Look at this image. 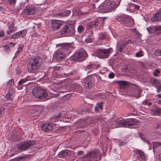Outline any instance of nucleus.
Listing matches in <instances>:
<instances>
[{"instance_id": "56", "label": "nucleus", "mask_w": 161, "mask_h": 161, "mask_svg": "<svg viewBox=\"0 0 161 161\" xmlns=\"http://www.w3.org/2000/svg\"><path fill=\"white\" fill-rule=\"evenodd\" d=\"M99 96L100 98L102 99H104L105 98V96L103 94H99Z\"/></svg>"}, {"instance_id": "6", "label": "nucleus", "mask_w": 161, "mask_h": 161, "mask_svg": "<svg viewBox=\"0 0 161 161\" xmlns=\"http://www.w3.org/2000/svg\"><path fill=\"white\" fill-rule=\"evenodd\" d=\"M101 155L99 150L95 149L94 150L87 153L86 154L83 158V161H98L97 160H93L97 158Z\"/></svg>"}, {"instance_id": "57", "label": "nucleus", "mask_w": 161, "mask_h": 161, "mask_svg": "<svg viewBox=\"0 0 161 161\" xmlns=\"http://www.w3.org/2000/svg\"><path fill=\"white\" fill-rule=\"evenodd\" d=\"M123 47L122 45L120 46L119 48L118 49L119 51L121 52L122 51V50L123 49Z\"/></svg>"}, {"instance_id": "28", "label": "nucleus", "mask_w": 161, "mask_h": 161, "mask_svg": "<svg viewBox=\"0 0 161 161\" xmlns=\"http://www.w3.org/2000/svg\"><path fill=\"white\" fill-rule=\"evenodd\" d=\"M155 130L158 134H161V124H156L155 125Z\"/></svg>"}, {"instance_id": "44", "label": "nucleus", "mask_w": 161, "mask_h": 161, "mask_svg": "<svg viewBox=\"0 0 161 161\" xmlns=\"http://www.w3.org/2000/svg\"><path fill=\"white\" fill-rule=\"evenodd\" d=\"M93 133L95 135H96L98 134L99 130L97 129H95L92 131Z\"/></svg>"}, {"instance_id": "11", "label": "nucleus", "mask_w": 161, "mask_h": 161, "mask_svg": "<svg viewBox=\"0 0 161 161\" xmlns=\"http://www.w3.org/2000/svg\"><path fill=\"white\" fill-rule=\"evenodd\" d=\"M36 12L35 8L32 5H27L23 10V13L26 15L35 14Z\"/></svg>"}, {"instance_id": "27", "label": "nucleus", "mask_w": 161, "mask_h": 161, "mask_svg": "<svg viewBox=\"0 0 161 161\" xmlns=\"http://www.w3.org/2000/svg\"><path fill=\"white\" fill-rule=\"evenodd\" d=\"M147 30L150 34H152L154 32H156L155 26H151L147 27Z\"/></svg>"}, {"instance_id": "45", "label": "nucleus", "mask_w": 161, "mask_h": 161, "mask_svg": "<svg viewBox=\"0 0 161 161\" xmlns=\"http://www.w3.org/2000/svg\"><path fill=\"white\" fill-rule=\"evenodd\" d=\"M97 105L98 106V108L100 109H102L103 108V103L102 102H101L99 103H98Z\"/></svg>"}, {"instance_id": "40", "label": "nucleus", "mask_w": 161, "mask_h": 161, "mask_svg": "<svg viewBox=\"0 0 161 161\" xmlns=\"http://www.w3.org/2000/svg\"><path fill=\"white\" fill-rule=\"evenodd\" d=\"M26 82V80L25 78H23L21 79L18 82V84L19 85H22L23 83H24Z\"/></svg>"}, {"instance_id": "63", "label": "nucleus", "mask_w": 161, "mask_h": 161, "mask_svg": "<svg viewBox=\"0 0 161 161\" xmlns=\"http://www.w3.org/2000/svg\"><path fill=\"white\" fill-rule=\"evenodd\" d=\"M18 161H19L20 160L23 159V157H17Z\"/></svg>"}, {"instance_id": "61", "label": "nucleus", "mask_w": 161, "mask_h": 161, "mask_svg": "<svg viewBox=\"0 0 161 161\" xmlns=\"http://www.w3.org/2000/svg\"><path fill=\"white\" fill-rule=\"evenodd\" d=\"M133 7H134V8L135 9H139V8H140V7L139 6H138L137 5H136L135 4L134 5Z\"/></svg>"}, {"instance_id": "38", "label": "nucleus", "mask_w": 161, "mask_h": 161, "mask_svg": "<svg viewBox=\"0 0 161 161\" xmlns=\"http://www.w3.org/2000/svg\"><path fill=\"white\" fill-rule=\"evenodd\" d=\"M118 144L120 146H124L126 144V142H123L122 140H119L118 141Z\"/></svg>"}, {"instance_id": "10", "label": "nucleus", "mask_w": 161, "mask_h": 161, "mask_svg": "<svg viewBox=\"0 0 161 161\" xmlns=\"http://www.w3.org/2000/svg\"><path fill=\"white\" fill-rule=\"evenodd\" d=\"M142 91V90L139 87L136 86L135 88H132L130 91L129 95L131 97L138 98L140 97L141 93Z\"/></svg>"}, {"instance_id": "19", "label": "nucleus", "mask_w": 161, "mask_h": 161, "mask_svg": "<svg viewBox=\"0 0 161 161\" xmlns=\"http://www.w3.org/2000/svg\"><path fill=\"white\" fill-rule=\"evenodd\" d=\"M151 20L152 22L161 21V10L154 15Z\"/></svg>"}, {"instance_id": "14", "label": "nucleus", "mask_w": 161, "mask_h": 161, "mask_svg": "<svg viewBox=\"0 0 161 161\" xmlns=\"http://www.w3.org/2000/svg\"><path fill=\"white\" fill-rule=\"evenodd\" d=\"M26 32L27 31L25 30H24L13 34L12 35L11 37L13 39L18 38L19 37H23L25 36Z\"/></svg>"}, {"instance_id": "17", "label": "nucleus", "mask_w": 161, "mask_h": 161, "mask_svg": "<svg viewBox=\"0 0 161 161\" xmlns=\"http://www.w3.org/2000/svg\"><path fill=\"white\" fill-rule=\"evenodd\" d=\"M99 23L98 20L93 21L89 23L86 26V28L87 29H92L95 28L97 26H98Z\"/></svg>"}, {"instance_id": "47", "label": "nucleus", "mask_w": 161, "mask_h": 161, "mask_svg": "<svg viewBox=\"0 0 161 161\" xmlns=\"http://www.w3.org/2000/svg\"><path fill=\"white\" fill-rule=\"evenodd\" d=\"M25 80H26V81L28 80H32V78L31 77V76H28L25 78Z\"/></svg>"}, {"instance_id": "20", "label": "nucleus", "mask_w": 161, "mask_h": 161, "mask_svg": "<svg viewBox=\"0 0 161 161\" xmlns=\"http://www.w3.org/2000/svg\"><path fill=\"white\" fill-rule=\"evenodd\" d=\"M71 151L69 150H63L59 153V155L60 157H64L67 156H69L71 153Z\"/></svg>"}, {"instance_id": "8", "label": "nucleus", "mask_w": 161, "mask_h": 161, "mask_svg": "<svg viewBox=\"0 0 161 161\" xmlns=\"http://www.w3.org/2000/svg\"><path fill=\"white\" fill-rule=\"evenodd\" d=\"M112 50V48L103 49H98L97 50L96 55L101 58H107Z\"/></svg>"}, {"instance_id": "50", "label": "nucleus", "mask_w": 161, "mask_h": 161, "mask_svg": "<svg viewBox=\"0 0 161 161\" xmlns=\"http://www.w3.org/2000/svg\"><path fill=\"white\" fill-rule=\"evenodd\" d=\"M126 43H124V44H123V45L124 46H125V45H126V44L127 43H133V42H132L130 40V39H129V40H128L127 41H126Z\"/></svg>"}, {"instance_id": "21", "label": "nucleus", "mask_w": 161, "mask_h": 161, "mask_svg": "<svg viewBox=\"0 0 161 161\" xmlns=\"http://www.w3.org/2000/svg\"><path fill=\"white\" fill-rule=\"evenodd\" d=\"M150 82L152 84L153 86L158 88V87L160 86V83L159 82L158 80L154 78H151L150 79Z\"/></svg>"}, {"instance_id": "29", "label": "nucleus", "mask_w": 161, "mask_h": 161, "mask_svg": "<svg viewBox=\"0 0 161 161\" xmlns=\"http://www.w3.org/2000/svg\"><path fill=\"white\" fill-rule=\"evenodd\" d=\"M70 14V11L65 10L63 13H58V15L59 16H66L69 15Z\"/></svg>"}, {"instance_id": "25", "label": "nucleus", "mask_w": 161, "mask_h": 161, "mask_svg": "<svg viewBox=\"0 0 161 161\" xmlns=\"http://www.w3.org/2000/svg\"><path fill=\"white\" fill-rule=\"evenodd\" d=\"M118 83L121 88H123L126 87L127 85V82L125 81H117L116 82Z\"/></svg>"}, {"instance_id": "60", "label": "nucleus", "mask_w": 161, "mask_h": 161, "mask_svg": "<svg viewBox=\"0 0 161 161\" xmlns=\"http://www.w3.org/2000/svg\"><path fill=\"white\" fill-rule=\"evenodd\" d=\"M79 126H80V128H83L84 127V123L83 122L81 123L80 124Z\"/></svg>"}, {"instance_id": "53", "label": "nucleus", "mask_w": 161, "mask_h": 161, "mask_svg": "<svg viewBox=\"0 0 161 161\" xmlns=\"http://www.w3.org/2000/svg\"><path fill=\"white\" fill-rule=\"evenodd\" d=\"M23 47V46L22 47L21 46H19V47L18 48V50L16 53H19L20 51H21L22 49V47Z\"/></svg>"}, {"instance_id": "39", "label": "nucleus", "mask_w": 161, "mask_h": 161, "mask_svg": "<svg viewBox=\"0 0 161 161\" xmlns=\"http://www.w3.org/2000/svg\"><path fill=\"white\" fill-rule=\"evenodd\" d=\"M11 90H9L8 93L7 94L6 97L7 99L9 98L11 96H12L13 95V94L11 92Z\"/></svg>"}, {"instance_id": "55", "label": "nucleus", "mask_w": 161, "mask_h": 161, "mask_svg": "<svg viewBox=\"0 0 161 161\" xmlns=\"http://www.w3.org/2000/svg\"><path fill=\"white\" fill-rule=\"evenodd\" d=\"M4 109L1 108H0V117L3 114V111H4Z\"/></svg>"}, {"instance_id": "2", "label": "nucleus", "mask_w": 161, "mask_h": 161, "mask_svg": "<svg viewBox=\"0 0 161 161\" xmlns=\"http://www.w3.org/2000/svg\"><path fill=\"white\" fill-rule=\"evenodd\" d=\"M28 71L30 73H34L37 71L41 66L42 59L39 56L30 58L27 61Z\"/></svg>"}, {"instance_id": "22", "label": "nucleus", "mask_w": 161, "mask_h": 161, "mask_svg": "<svg viewBox=\"0 0 161 161\" xmlns=\"http://www.w3.org/2000/svg\"><path fill=\"white\" fill-rule=\"evenodd\" d=\"M56 53V58L57 60H61L65 57V54L63 52L58 51Z\"/></svg>"}, {"instance_id": "34", "label": "nucleus", "mask_w": 161, "mask_h": 161, "mask_svg": "<svg viewBox=\"0 0 161 161\" xmlns=\"http://www.w3.org/2000/svg\"><path fill=\"white\" fill-rule=\"evenodd\" d=\"M156 33L159 34H161V25L155 26Z\"/></svg>"}, {"instance_id": "35", "label": "nucleus", "mask_w": 161, "mask_h": 161, "mask_svg": "<svg viewBox=\"0 0 161 161\" xmlns=\"http://www.w3.org/2000/svg\"><path fill=\"white\" fill-rule=\"evenodd\" d=\"M154 113L158 115V114H161V108H158L154 110Z\"/></svg>"}, {"instance_id": "37", "label": "nucleus", "mask_w": 161, "mask_h": 161, "mask_svg": "<svg viewBox=\"0 0 161 161\" xmlns=\"http://www.w3.org/2000/svg\"><path fill=\"white\" fill-rule=\"evenodd\" d=\"M74 71H72L68 73H64V74L65 75L69 76H71L74 75Z\"/></svg>"}, {"instance_id": "7", "label": "nucleus", "mask_w": 161, "mask_h": 161, "mask_svg": "<svg viewBox=\"0 0 161 161\" xmlns=\"http://www.w3.org/2000/svg\"><path fill=\"white\" fill-rule=\"evenodd\" d=\"M61 34L71 36L75 33L74 25L73 24H68L64 26L60 31Z\"/></svg>"}, {"instance_id": "24", "label": "nucleus", "mask_w": 161, "mask_h": 161, "mask_svg": "<svg viewBox=\"0 0 161 161\" xmlns=\"http://www.w3.org/2000/svg\"><path fill=\"white\" fill-rule=\"evenodd\" d=\"M63 113H61L55 115L51 119V120L53 121H58L59 119L61 117H64V115H63Z\"/></svg>"}, {"instance_id": "1", "label": "nucleus", "mask_w": 161, "mask_h": 161, "mask_svg": "<svg viewBox=\"0 0 161 161\" xmlns=\"http://www.w3.org/2000/svg\"><path fill=\"white\" fill-rule=\"evenodd\" d=\"M121 0H108L104 1L98 7V10L101 13L111 12L119 5Z\"/></svg>"}, {"instance_id": "59", "label": "nucleus", "mask_w": 161, "mask_h": 161, "mask_svg": "<svg viewBox=\"0 0 161 161\" xmlns=\"http://www.w3.org/2000/svg\"><path fill=\"white\" fill-rule=\"evenodd\" d=\"M4 35V32L3 31L0 32V37H2Z\"/></svg>"}, {"instance_id": "36", "label": "nucleus", "mask_w": 161, "mask_h": 161, "mask_svg": "<svg viewBox=\"0 0 161 161\" xmlns=\"http://www.w3.org/2000/svg\"><path fill=\"white\" fill-rule=\"evenodd\" d=\"M154 54L156 56H161V49L155 51L154 52Z\"/></svg>"}, {"instance_id": "5", "label": "nucleus", "mask_w": 161, "mask_h": 161, "mask_svg": "<svg viewBox=\"0 0 161 161\" xmlns=\"http://www.w3.org/2000/svg\"><path fill=\"white\" fill-rule=\"evenodd\" d=\"M36 141L33 140L25 141L20 142L17 145V149L20 151H25L33 146L36 143Z\"/></svg>"}, {"instance_id": "54", "label": "nucleus", "mask_w": 161, "mask_h": 161, "mask_svg": "<svg viewBox=\"0 0 161 161\" xmlns=\"http://www.w3.org/2000/svg\"><path fill=\"white\" fill-rule=\"evenodd\" d=\"M38 109V107L36 106V107L35 108L34 111L32 112V113H35V112H38V111L37 110Z\"/></svg>"}, {"instance_id": "49", "label": "nucleus", "mask_w": 161, "mask_h": 161, "mask_svg": "<svg viewBox=\"0 0 161 161\" xmlns=\"http://www.w3.org/2000/svg\"><path fill=\"white\" fill-rule=\"evenodd\" d=\"M159 73V70L158 69H156L154 71L153 74L155 76H157L158 75L157 74L158 73Z\"/></svg>"}, {"instance_id": "46", "label": "nucleus", "mask_w": 161, "mask_h": 161, "mask_svg": "<svg viewBox=\"0 0 161 161\" xmlns=\"http://www.w3.org/2000/svg\"><path fill=\"white\" fill-rule=\"evenodd\" d=\"M9 49L10 48L7 45H6L4 46V51H7L9 50Z\"/></svg>"}, {"instance_id": "3", "label": "nucleus", "mask_w": 161, "mask_h": 161, "mask_svg": "<svg viewBox=\"0 0 161 161\" xmlns=\"http://www.w3.org/2000/svg\"><path fill=\"white\" fill-rule=\"evenodd\" d=\"M115 19L118 21L125 26L129 27L133 25V20L126 15L117 16Z\"/></svg>"}, {"instance_id": "13", "label": "nucleus", "mask_w": 161, "mask_h": 161, "mask_svg": "<svg viewBox=\"0 0 161 161\" xmlns=\"http://www.w3.org/2000/svg\"><path fill=\"white\" fill-rule=\"evenodd\" d=\"M62 25L60 21L57 20H53L51 24V28L53 30H58L61 27Z\"/></svg>"}, {"instance_id": "23", "label": "nucleus", "mask_w": 161, "mask_h": 161, "mask_svg": "<svg viewBox=\"0 0 161 161\" xmlns=\"http://www.w3.org/2000/svg\"><path fill=\"white\" fill-rule=\"evenodd\" d=\"M135 121L133 119H129L125 121L124 126H132L135 124Z\"/></svg>"}, {"instance_id": "62", "label": "nucleus", "mask_w": 161, "mask_h": 161, "mask_svg": "<svg viewBox=\"0 0 161 161\" xmlns=\"http://www.w3.org/2000/svg\"><path fill=\"white\" fill-rule=\"evenodd\" d=\"M83 151H79L77 153L78 155H80L83 154Z\"/></svg>"}, {"instance_id": "48", "label": "nucleus", "mask_w": 161, "mask_h": 161, "mask_svg": "<svg viewBox=\"0 0 161 161\" xmlns=\"http://www.w3.org/2000/svg\"><path fill=\"white\" fill-rule=\"evenodd\" d=\"M114 74L113 73H110L108 75V77L110 78H113L114 77Z\"/></svg>"}, {"instance_id": "9", "label": "nucleus", "mask_w": 161, "mask_h": 161, "mask_svg": "<svg viewBox=\"0 0 161 161\" xmlns=\"http://www.w3.org/2000/svg\"><path fill=\"white\" fill-rule=\"evenodd\" d=\"M87 54L83 49H80L74 55V58L75 60L81 62L86 59Z\"/></svg>"}, {"instance_id": "43", "label": "nucleus", "mask_w": 161, "mask_h": 161, "mask_svg": "<svg viewBox=\"0 0 161 161\" xmlns=\"http://www.w3.org/2000/svg\"><path fill=\"white\" fill-rule=\"evenodd\" d=\"M7 2L10 4H14L16 0H7Z\"/></svg>"}, {"instance_id": "4", "label": "nucleus", "mask_w": 161, "mask_h": 161, "mask_svg": "<svg viewBox=\"0 0 161 161\" xmlns=\"http://www.w3.org/2000/svg\"><path fill=\"white\" fill-rule=\"evenodd\" d=\"M32 93L35 97L41 99L46 98L48 96L46 90L39 86L35 87L33 89Z\"/></svg>"}, {"instance_id": "16", "label": "nucleus", "mask_w": 161, "mask_h": 161, "mask_svg": "<svg viewBox=\"0 0 161 161\" xmlns=\"http://www.w3.org/2000/svg\"><path fill=\"white\" fill-rule=\"evenodd\" d=\"M92 78L91 77H88L85 78L84 83L85 87L87 89L91 88L92 86L94 85L91 81Z\"/></svg>"}, {"instance_id": "15", "label": "nucleus", "mask_w": 161, "mask_h": 161, "mask_svg": "<svg viewBox=\"0 0 161 161\" xmlns=\"http://www.w3.org/2000/svg\"><path fill=\"white\" fill-rule=\"evenodd\" d=\"M56 46L57 47H59L60 48L63 50H69L71 48L70 43H66L58 44Z\"/></svg>"}, {"instance_id": "41", "label": "nucleus", "mask_w": 161, "mask_h": 161, "mask_svg": "<svg viewBox=\"0 0 161 161\" xmlns=\"http://www.w3.org/2000/svg\"><path fill=\"white\" fill-rule=\"evenodd\" d=\"M14 80L13 79H11L8 83V85H10V86L14 85Z\"/></svg>"}, {"instance_id": "31", "label": "nucleus", "mask_w": 161, "mask_h": 161, "mask_svg": "<svg viewBox=\"0 0 161 161\" xmlns=\"http://www.w3.org/2000/svg\"><path fill=\"white\" fill-rule=\"evenodd\" d=\"M85 30V28L84 26L81 25H80L78 27V32L79 33H81Z\"/></svg>"}, {"instance_id": "64", "label": "nucleus", "mask_w": 161, "mask_h": 161, "mask_svg": "<svg viewBox=\"0 0 161 161\" xmlns=\"http://www.w3.org/2000/svg\"><path fill=\"white\" fill-rule=\"evenodd\" d=\"M96 78L98 79V80H101V77L97 75H96Z\"/></svg>"}, {"instance_id": "32", "label": "nucleus", "mask_w": 161, "mask_h": 161, "mask_svg": "<svg viewBox=\"0 0 161 161\" xmlns=\"http://www.w3.org/2000/svg\"><path fill=\"white\" fill-rule=\"evenodd\" d=\"M161 146V142H156L153 143V148L154 150L158 147Z\"/></svg>"}, {"instance_id": "30", "label": "nucleus", "mask_w": 161, "mask_h": 161, "mask_svg": "<svg viewBox=\"0 0 161 161\" xmlns=\"http://www.w3.org/2000/svg\"><path fill=\"white\" fill-rule=\"evenodd\" d=\"M107 37L106 34L101 33L99 34V39L104 40L106 39Z\"/></svg>"}, {"instance_id": "51", "label": "nucleus", "mask_w": 161, "mask_h": 161, "mask_svg": "<svg viewBox=\"0 0 161 161\" xmlns=\"http://www.w3.org/2000/svg\"><path fill=\"white\" fill-rule=\"evenodd\" d=\"M72 94H71L69 93L67 94H66L65 95V97L67 99H69L70 97L71 96Z\"/></svg>"}, {"instance_id": "26", "label": "nucleus", "mask_w": 161, "mask_h": 161, "mask_svg": "<svg viewBox=\"0 0 161 161\" xmlns=\"http://www.w3.org/2000/svg\"><path fill=\"white\" fill-rule=\"evenodd\" d=\"M136 153L138 154L141 158L143 160H144L145 158V156L144 153L141 150H137L136 151Z\"/></svg>"}, {"instance_id": "42", "label": "nucleus", "mask_w": 161, "mask_h": 161, "mask_svg": "<svg viewBox=\"0 0 161 161\" xmlns=\"http://www.w3.org/2000/svg\"><path fill=\"white\" fill-rule=\"evenodd\" d=\"M142 52L141 51H140L139 52L137 53H136V56L137 57H141L143 56V54L142 53Z\"/></svg>"}, {"instance_id": "12", "label": "nucleus", "mask_w": 161, "mask_h": 161, "mask_svg": "<svg viewBox=\"0 0 161 161\" xmlns=\"http://www.w3.org/2000/svg\"><path fill=\"white\" fill-rule=\"evenodd\" d=\"M14 21V20H12L8 24V30L6 31V33L8 35H10L14 31L15 27Z\"/></svg>"}, {"instance_id": "52", "label": "nucleus", "mask_w": 161, "mask_h": 161, "mask_svg": "<svg viewBox=\"0 0 161 161\" xmlns=\"http://www.w3.org/2000/svg\"><path fill=\"white\" fill-rule=\"evenodd\" d=\"M92 41V38H89L88 39H87L86 40V41L87 43H91V42Z\"/></svg>"}, {"instance_id": "33", "label": "nucleus", "mask_w": 161, "mask_h": 161, "mask_svg": "<svg viewBox=\"0 0 161 161\" xmlns=\"http://www.w3.org/2000/svg\"><path fill=\"white\" fill-rule=\"evenodd\" d=\"M125 120L122 119H119L117 121V124L119 125H124Z\"/></svg>"}, {"instance_id": "58", "label": "nucleus", "mask_w": 161, "mask_h": 161, "mask_svg": "<svg viewBox=\"0 0 161 161\" xmlns=\"http://www.w3.org/2000/svg\"><path fill=\"white\" fill-rule=\"evenodd\" d=\"M157 88H158L157 90V92H159L161 91V85L159 86Z\"/></svg>"}, {"instance_id": "18", "label": "nucleus", "mask_w": 161, "mask_h": 161, "mask_svg": "<svg viewBox=\"0 0 161 161\" xmlns=\"http://www.w3.org/2000/svg\"><path fill=\"white\" fill-rule=\"evenodd\" d=\"M42 129L44 131L48 132L52 130V125L49 123H45L42 126Z\"/></svg>"}]
</instances>
